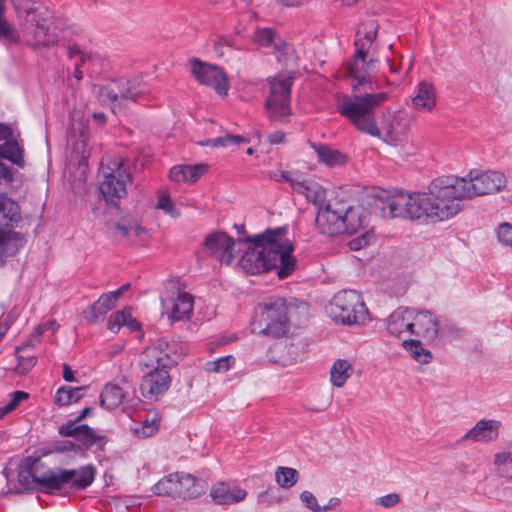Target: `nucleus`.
Instances as JSON below:
<instances>
[{
    "label": "nucleus",
    "instance_id": "obj_56",
    "mask_svg": "<svg viewBox=\"0 0 512 512\" xmlns=\"http://www.w3.org/2000/svg\"><path fill=\"white\" fill-rule=\"evenodd\" d=\"M45 333L44 326L41 324L38 325L33 333L31 334V339L29 342L25 345V347H33L35 345V342H39L42 335Z\"/></svg>",
    "mask_w": 512,
    "mask_h": 512
},
{
    "label": "nucleus",
    "instance_id": "obj_35",
    "mask_svg": "<svg viewBox=\"0 0 512 512\" xmlns=\"http://www.w3.org/2000/svg\"><path fill=\"white\" fill-rule=\"evenodd\" d=\"M84 387H60L55 395V404L58 406H68L74 402H77L84 396Z\"/></svg>",
    "mask_w": 512,
    "mask_h": 512
},
{
    "label": "nucleus",
    "instance_id": "obj_42",
    "mask_svg": "<svg viewBox=\"0 0 512 512\" xmlns=\"http://www.w3.org/2000/svg\"><path fill=\"white\" fill-rule=\"evenodd\" d=\"M27 347L18 348L16 351L18 364L15 368L16 372L19 374L28 373L36 364V357L34 355H23L22 353L25 351Z\"/></svg>",
    "mask_w": 512,
    "mask_h": 512
},
{
    "label": "nucleus",
    "instance_id": "obj_17",
    "mask_svg": "<svg viewBox=\"0 0 512 512\" xmlns=\"http://www.w3.org/2000/svg\"><path fill=\"white\" fill-rule=\"evenodd\" d=\"M210 496L217 505H234L246 498L247 491L236 484L220 481L211 487Z\"/></svg>",
    "mask_w": 512,
    "mask_h": 512
},
{
    "label": "nucleus",
    "instance_id": "obj_54",
    "mask_svg": "<svg viewBox=\"0 0 512 512\" xmlns=\"http://www.w3.org/2000/svg\"><path fill=\"white\" fill-rule=\"evenodd\" d=\"M75 448V444L69 440L54 441L51 444V452L63 453L68 451H74Z\"/></svg>",
    "mask_w": 512,
    "mask_h": 512
},
{
    "label": "nucleus",
    "instance_id": "obj_30",
    "mask_svg": "<svg viewBox=\"0 0 512 512\" xmlns=\"http://www.w3.org/2000/svg\"><path fill=\"white\" fill-rule=\"evenodd\" d=\"M318 160L329 167L341 166L346 163L347 156L339 150L327 145L311 143Z\"/></svg>",
    "mask_w": 512,
    "mask_h": 512
},
{
    "label": "nucleus",
    "instance_id": "obj_5",
    "mask_svg": "<svg viewBox=\"0 0 512 512\" xmlns=\"http://www.w3.org/2000/svg\"><path fill=\"white\" fill-rule=\"evenodd\" d=\"M294 300L271 297L258 304L252 322L253 333L278 338L289 330V321L295 311Z\"/></svg>",
    "mask_w": 512,
    "mask_h": 512
},
{
    "label": "nucleus",
    "instance_id": "obj_53",
    "mask_svg": "<svg viewBox=\"0 0 512 512\" xmlns=\"http://www.w3.org/2000/svg\"><path fill=\"white\" fill-rule=\"evenodd\" d=\"M373 236L369 233H365L360 237L354 238L349 242V247L351 250H360L363 247L367 246L372 240Z\"/></svg>",
    "mask_w": 512,
    "mask_h": 512
},
{
    "label": "nucleus",
    "instance_id": "obj_10",
    "mask_svg": "<svg viewBox=\"0 0 512 512\" xmlns=\"http://www.w3.org/2000/svg\"><path fill=\"white\" fill-rule=\"evenodd\" d=\"M293 78L279 74L269 81V95L265 107L272 120H279L290 114V94Z\"/></svg>",
    "mask_w": 512,
    "mask_h": 512
},
{
    "label": "nucleus",
    "instance_id": "obj_9",
    "mask_svg": "<svg viewBox=\"0 0 512 512\" xmlns=\"http://www.w3.org/2000/svg\"><path fill=\"white\" fill-rule=\"evenodd\" d=\"M202 483L193 475L176 472L165 476L153 486L156 495L195 498L203 492Z\"/></svg>",
    "mask_w": 512,
    "mask_h": 512
},
{
    "label": "nucleus",
    "instance_id": "obj_44",
    "mask_svg": "<svg viewBox=\"0 0 512 512\" xmlns=\"http://www.w3.org/2000/svg\"><path fill=\"white\" fill-rule=\"evenodd\" d=\"M159 425L160 421L156 415L151 418L147 417L141 422L140 427L135 429V434L140 437H150L158 431Z\"/></svg>",
    "mask_w": 512,
    "mask_h": 512
},
{
    "label": "nucleus",
    "instance_id": "obj_40",
    "mask_svg": "<svg viewBox=\"0 0 512 512\" xmlns=\"http://www.w3.org/2000/svg\"><path fill=\"white\" fill-rule=\"evenodd\" d=\"M249 140L239 136V135H230L226 134L224 136H220L214 139H209L205 142H202L201 145L203 146H212V147H227L230 145H237L240 143H248Z\"/></svg>",
    "mask_w": 512,
    "mask_h": 512
},
{
    "label": "nucleus",
    "instance_id": "obj_64",
    "mask_svg": "<svg viewBox=\"0 0 512 512\" xmlns=\"http://www.w3.org/2000/svg\"><path fill=\"white\" fill-rule=\"evenodd\" d=\"M41 325L44 326L45 332L48 330L55 332L59 327L55 320H48L47 322L42 323Z\"/></svg>",
    "mask_w": 512,
    "mask_h": 512
},
{
    "label": "nucleus",
    "instance_id": "obj_27",
    "mask_svg": "<svg viewBox=\"0 0 512 512\" xmlns=\"http://www.w3.org/2000/svg\"><path fill=\"white\" fill-rule=\"evenodd\" d=\"M59 434L65 437H74L85 446H92L97 441L95 432L87 425H77L68 422L60 426Z\"/></svg>",
    "mask_w": 512,
    "mask_h": 512
},
{
    "label": "nucleus",
    "instance_id": "obj_59",
    "mask_svg": "<svg viewBox=\"0 0 512 512\" xmlns=\"http://www.w3.org/2000/svg\"><path fill=\"white\" fill-rule=\"evenodd\" d=\"M125 326L128 327L131 331H138L141 328L140 323L132 317V312H130V317L127 318Z\"/></svg>",
    "mask_w": 512,
    "mask_h": 512
},
{
    "label": "nucleus",
    "instance_id": "obj_60",
    "mask_svg": "<svg viewBox=\"0 0 512 512\" xmlns=\"http://www.w3.org/2000/svg\"><path fill=\"white\" fill-rule=\"evenodd\" d=\"M268 138L271 144H280L284 141L285 135L282 132L277 131L271 133Z\"/></svg>",
    "mask_w": 512,
    "mask_h": 512
},
{
    "label": "nucleus",
    "instance_id": "obj_26",
    "mask_svg": "<svg viewBox=\"0 0 512 512\" xmlns=\"http://www.w3.org/2000/svg\"><path fill=\"white\" fill-rule=\"evenodd\" d=\"M124 386L116 383H107L100 394V404L107 410H113L119 407L125 397V386L128 385L126 379L122 380Z\"/></svg>",
    "mask_w": 512,
    "mask_h": 512
},
{
    "label": "nucleus",
    "instance_id": "obj_21",
    "mask_svg": "<svg viewBox=\"0 0 512 512\" xmlns=\"http://www.w3.org/2000/svg\"><path fill=\"white\" fill-rule=\"evenodd\" d=\"M501 422L495 419H481L462 437V441L489 443L499 437Z\"/></svg>",
    "mask_w": 512,
    "mask_h": 512
},
{
    "label": "nucleus",
    "instance_id": "obj_15",
    "mask_svg": "<svg viewBox=\"0 0 512 512\" xmlns=\"http://www.w3.org/2000/svg\"><path fill=\"white\" fill-rule=\"evenodd\" d=\"M131 177L123 164H119L116 170L108 173L100 184V192L107 203H115L126 196L127 184Z\"/></svg>",
    "mask_w": 512,
    "mask_h": 512
},
{
    "label": "nucleus",
    "instance_id": "obj_1",
    "mask_svg": "<svg viewBox=\"0 0 512 512\" xmlns=\"http://www.w3.org/2000/svg\"><path fill=\"white\" fill-rule=\"evenodd\" d=\"M506 185L503 172L474 169L464 177L439 176L430 182L427 192L382 191L375 196V205L385 218L437 223L457 215L465 199L499 193Z\"/></svg>",
    "mask_w": 512,
    "mask_h": 512
},
{
    "label": "nucleus",
    "instance_id": "obj_7",
    "mask_svg": "<svg viewBox=\"0 0 512 512\" xmlns=\"http://www.w3.org/2000/svg\"><path fill=\"white\" fill-rule=\"evenodd\" d=\"M96 475V469L88 464L77 469L49 470L42 475H32L33 483L40 486L41 490L53 493L65 488L83 490L89 487Z\"/></svg>",
    "mask_w": 512,
    "mask_h": 512
},
{
    "label": "nucleus",
    "instance_id": "obj_29",
    "mask_svg": "<svg viewBox=\"0 0 512 512\" xmlns=\"http://www.w3.org/2000/svg\"><path fill=\"white\" fill-rule=\"evenodd\" d=\"M194 298L187 292H182L173 300L169 318L172 321H182L190 319L193 313Z\"/></svg>",
    "mask_w": 512,
    "mask_h": 512
},
{
    "label": "nucleus",
    "instance_id": "obj_23",
    "mask_svg": "<svg viewBox=\"0 0 512 512\" xmlns=\"http://www.w3.org/2000/svg\"><path fill=\"white\" fill-rule=\"evenodd\" d=\"M293 191L302 194L307 201L317 207H323L326 203V190L318 183L310 180L301 179L293 183Z\"/></svg>",
    "mask_w": 512,
    "mask_h": 512
},
{
    "label": "nucleus",
    "instance_id": "obj_47",
    "mask_svg": "<svg viewBox=\"0 0 512 512\" xmlns=\"http://www.w3.org/2000/svg\"><path fill=\"white\" fill-rule=\"evenodd\" d=\"M299 498L304 507L311 512H321V505H319L317 498L312 492L305 490L300 494Z\"/></svg>",
    "mask_w": 512,
    "mask_h": 512
},
{
    "label": "nucleus",
    "instance_id": "obj_25",
    "mask_svg": "<svg viewBox=\"0 0 512 512\" xmlns=\"http://www.w3.org/2000/svg\"><path fill=\"white\" fill-rule=\"evenodd\" d=\"M117 88L119 90L123 106H125L128 101L137 102L144 100L149 94L148 86L136 79L120 81Z\"/></svg>",
    "mask_w": 512,
    "mask_h": 512
},
{
    "label": "nucleus",
    "instance_id": "obj_14",
    "mask_svg": "<svg viewBox=\"0 0 512 512\" xmlns=\"http://www.w3.org/2000/svg\"><path fill=\"white\" fill-rule=\"evenodd\" d=\"M203 244L206 253L221 264L229 265L235 257L236 241L225 232L218 231L208 234Z\"/></svg>",
    "mask_w": 512,
    "mask_h": 512
},
{
    "label": "nucleus",
    "instance_id": "obj_55",
    "mask_svg": "<svg viewBox=\"0 0 512 512\" xmlns=\"http://www.w3.org/2000/svg\"><path fill=\"white\" fill-rule=\"evenodd\" d=\"M224 46H227V47H233L234 46V39L233 37L231 36H227V35H223V36H219L215 43H214V48L217 52H220L222 54V48Z\"/></svg>",
    "mask_w": 512,
    "mask_h": 512
},
{
    "label": "nucleus",
    "instance_id": "obj_34",
    "mask_svg": "<svg viewBox=\"0 0 512 512\" xmlns=\"http://www.w3.org/2000/svg\"><path fill=\"white\" fill-rule=\"evenodd\" d=\"M67 55L70 59H75V72L74 77L77 80H81L83 78L82 68L89 69V64L93 61L92 57L80 50L79 47L75 45H69L66 48Z\"/></svg>",
    "mask_w": 512,
    "mask_h": 512
},
{
    "label": "nucleus",
    "instance_id": "obj_22",
    "mask_svg": "<svg viewBox=\"0 0 512 512\" xmlns=\"http://www.w3.org/2000/svg\"><path fill=\"white\" fill-rule=\"evenodd\" d=\"M23 148L16 141H6L0 145V179L11 178V170L3 160L19 167L24 166Z\"/></svg>",
    "mask_w": 512,
    "mask_h": 512
},
{
    "label": "nucleus",
    "instance_id": "obj_61",
    "mask_svg": "<svg viewBox=\"0 0 512 512\" xmlns=\"http://www.w3.org/2000/svg\"><path fill=\"white\" fill-rule=\"evenodd\" d=\"M63 379L67 382H73L75 380L74 372L68 364H63Z\"/></svg>",
    "mask_w": 512,
    "mask_h": 512
},
{
    "label": "nucleus",
    "instance_id": "obj_28",
    "mask_svg": "<svg viewBox=\"0 0 512 512\" xmlns=\"http://www.w3.org/2000/svg\"><path fill=\"white\" fill-rule=\"evenodd\" d=\"M116 303L110 293H104L84 311V317L91 323H97L116 306Z\"/></svg>",
    "mask_w": 512,
    "mask_h": 512
},
{
    "label": "nucleus",
    "instance_id": "obj_24",
    "mask_svg": "<svg viewBox=\"0 0 512 512\" xmlns=\"http://www.w3.org/2000/svg\"><path fill=\"white\" fill-rule=\"evenodd\" d=\"M412 106L419 112H430L436 106V91L432 84L422 81L418 84Z\"/></svg>",
    "mask_w": 512,
    "mask_h": 512
},
{
    "label": "nucleus",
    "instance_id": "obj_11",
    "mask_svg": "<svg viewBox=\"0 0 512 512\" xmlns=\"http://www.w3.org/2000/svg\"><path fill=\"white\" fill-rule=\"evenodd\" d=\"M367 54L364 52L363 45H358L353 58L337 71L336 77L350 81L354 90L369 82L377 70L378 60L374 58L367 60Z\"/></svg>",
    "mask_w": 512,
    "mask_h": 512
},
{
    "label": "nucleus",
    "instance_id": "obj_38",
    "mask_svg": "<svg viewBox=\"0 0 512 512\" xmlns=\"http://www.w3.org/2000/svg\"><path fill=\"white\" fill-rule=\"evenodd\" d=\"M299 473L291 467H278L275 471L276 483L284 489L292 488L298 481Z\"/></svg>",
    "mask_w": 512,
    "mask_h": 512
},
{
    "label": "nucleus",
    "instance_id": "obj_12",
    "mask_svg": "<svg viewBox=\"0 0 512 512\" xmlns=\"http://www.w3.org/2000/svg\"><path fill=\"white\" fill-rule=\"evenodd\" d=\"M177 348V343L169 342L165 338H158L143 350L140 365L145 368L169 370L180 360L181 355Z\"/></svg>",
    "mask_w": 512,
    "mask_h": 512
},
{
    "label": "nucleus",
    "instance_id": "obj_41",
    "mask_svg": "<svg viewBox=\"0 0 512 512\" xmlns=\"http://www.w3.org/2000/svg\"><path fill=\"white\" fill-rule=\"evenodd\" d=\"M130 312H132L131 307H125L121 311H117L112 313L107 322V328L113 333H117L121 327L125 326V322L128 317H130Z\"/></svg>",
    "mask_w": 512,
    "mask_h": 512
},
{
    "label": "nucleus",
    "instance_id": "obj_13",
    "mask_svg": "<svg viewBox=\"0 0 512 512\" xmlns=\"http://www.w3.org/2000/svg\"><path fill=\"white\" fill-rule=\"evenodd\" d=\"M191 70L201 84L212 87L220 96L227 95L229 82L227 75L220 67L193 59Z\"/></svg>",
    "mask_w": 512,
    "mask_h": 512
},
{
    "label": "nucleus",
    "instance_id": "obj_16",
    "mask_svg": "<svg viewBox=\"0 0 512 512\" xmlns=\"http://www.w3.org/2000/svg\"><path fill=\"white\" fill-rule=\"evenodd\" d=\"M144 374L140 391L144 398L148 400H157L169 388L171 378L167 369L147 368Z\"/></svg>",
    "mask_w": 512,
    "mask_h": 512
},
{
    "label": "nucleus",
    "instance_id": "obj_48",
    "mask_svg": "<svg viewBox=\"0 0 512 512\" xmlns=\"http://www.w3.org/2000/svg\"><path fill=\"white\" fill-rule=\"evenodd\" d=\"M157 207L172 217H177L179 215L175 205L168 194L161 193L159 195V200L157 203Z\"/></svg>",
    "mask_w": 512,
    "mask_h": 512
},
{
    "label": "nucleus",
    "instance_id": "obj_18",
    "mask_svg": "<svg viewBox=\"0 0 512 512\" xmlns=\"http://www.w3.org/2000/svg\"><path fill=\"white\" fill-rule=\"evenodd\" d=\"M413 310L398 308L386 319V330L389 335L402 339L412 335Z\"/></svg>",
    "mask_w": 512,
    "mask_h": 512
},
{
    "label": "nucleus",
    "instance_id": "obj_43",
    "mask_svg": "<svg viewBox=\"0 0 512 512\" xmlns=\"http://www.w3.org/2000/svg\"><path fill=\"white\" fill-rule=\"evenodd\" d=\"M28 398H29V394L24 391H15V392L11 393L10 400L5 405L0 407V419L3 418L8 413L17 409L19 404Z\"/></svg>",
    "mask_w": 512,
    "mask_h": 512
},
{
    "label": "nucleus",
    "instance_id": "obj_50",
    "mask_svg": "<svg viewBox=\"0 0 512 512\" xmlns=\"http://www.w3.org/2000/svg\"><path fill=\"white\" fill-rule=\"evenodd\" d=\"M498 239L501 243L512 246V225L503 223L498 228Z\"/></svg>",
    "mask_w": 512,
    "mask_h": 512
},
{
    "label": "nucleus",
    "instance_id": "obj_37",
    "mask_svg": "<svg viewBox=\"0 0 512 512\" xmlns=\"http://www.w3.org/2000/svg\"><path fill=\"white\" fill-rule=\"evenodd\" d=\"M18 205L12 199L0 195V230L16 219Z\"/></svg>",
    "mask_w": 512,
    "mask_h": 512
},
{
    "label": "nucleus",
    "instance_id": "obj_39",
    "mask_svg": "<svg viewBox=\"0 0 512 512\" xmlns=\"http://www.w3.org/2000/svg\"><path fill=\"white\" fill-rule=\"evenodd\" d=\"M138 228L137 222H122L114 226V235L133 244Z\"/></svg>",
    "mask_w": 512,
    "mask_h": 512
},
{
    "label": "nucleus",
    "instance_id": "obj_49",
    "mask_svg": "<svg viewBox=\"0 0 512 512\" xmlns=\"http://www.w3.org/2000/svg\"><path fill=\"white\" fill-rule=\"evenodd\" d=\"M269 178L276 182H288L293 189V183L299 182L300 176H293L289 171H271L269 172Z\"/></svg>",
    "mask_w": 512,
    "mask_h": 512
},
{
    "label": "nucleus",
    "instance_id": "obj_58",
    "mask_svg": "<svg viewBox=\"0 0 512 512\" xmlns=\"http://www.w3.org/2000/svg\"><path fill=\"white\" fill-rule=\"evenodd\" d=\"M340 502H341L340 498H338V497H331L328 500L327 504L321 506V508H320L321 512H328L330 510L335 509L337 506H339Z\"/></svg>",
    "mask_w": 512,
    "mask_h": 512
},
{
    "label": "nucleus",
    "instance_id": "obj_32",
    "mask_svg": "<svg viewBox=\"0 0 512 512\" xmlns=\"http://www.w3.org/2000/svg\"><path fill=\"white\" fill-rule=\"evenodd\" d=\"M353 373V367L349 361L338 359L330 370V381L335 387H343Z\"/></svg>",
    "mask_w": 512,
    "mask_h": 512
},
{
    "label": "nucleus",
    "instance_id": "obj_62",
    "mask_svg": "<svg viewBox=\"0 0 512 512\" xmlns=\"http://www.w3.org/2000/svg\"><path fill=\"white\" fill-rule=\"evenodd\" d=\"M270 493L269 491H264V492H261L258 497H257V501L259 504L261 505H265V506H270L271 505V501H270Z\"/></svg>",
    "mask_w": 512,
    "mask_h": 512
},
{
    "label": "nucleus",
    "instance_id": "obj_3",
    "mask_svg": "<svg viewBox=\"0 0 512 512\" xmlns=\"http://www.w3.org/2000/svg\"><path fill=\"white\" fill-rule=\"evenodd\" d=\"M285 228L267 229L249 238L248 247L239 260V266L248 274H258L277 269L279 278L284 279L295 270L296 261L292 256V242L285 238Z\"/></svg>",
    "mask_w": 512,
    "mask_h": 512
},
{
    "label": "nucleus",
    "instance_id": "obj_4",
    "mask_svg": "<svg viewBox=\"0 0 512 512\" xmlns=\"http://www.w3.org/2000/svg\"><path fill=\"white\" fill-rule=\"evenodd\" d=\"M14 8L19 29L5 18H0V41H22L34 48L49 47L58 42L59 35L47 7L32 0H14Z\"/></svg>",
    "mask_w": 512,
    "mask_h": 512
},
{
    "label": "nucleus",
    "instance_id": "obj_51",
    "mask_svg": "<svg viewBox=\"0 0 512 512\" xmlns=\"http://www.w3.org/2000/svg\"><path fill=\"white\" fill-rule=\"evenodd\" d=\"M400 502V495L398 493H390L381 497H378L375 500L377 505H380L384 508H391L396 506Z\"/></svg>",
    "mask_w": 512,
    "mask_h": 512
},
{
    "label": "nucleus",
    "instance_id": "obj_46",
    "mask_svg": "<svg viewBox=\"0 0 512 512\" xmlns=\"http://www.w3.org/2000/svg\"><path fill=\"white\" fill-rule=\"evenodd\" d=\"M185 170L187 176V183H192L197 181L201 176H203L208 171V165H185Z\"/></svg>",
    "mask_w": 512,
    "mask_h": 512
},
{
    "label": "nucleus",
    "instance_id": "obj_19",
    "mask_svg": "<svg viewBox=\"0 0 512 512\" xmlns=\"http://www.w3.org/2000/svg\"><path fill=\"white\" fill-rule=\"evenodd\" d=\"M253 41L262 47L273 46L276 53H278V60L280 62H287L290 60L294 53L293 48L281 39L275 38V33L272 28H258L253 34Z\"/></svg>",
    "mask_w": 512,
    "mask_h": 512
},
{
    "label": "nucleus",
    "instance_id": "obj_2",
    "mask_svg": "<svg viewBox=\"0 0 512 512\" xmlns=\"http://www.w3.org/2000/svg\"><path fill=\"white\" fill-rule=\"evenodd\" d=\"M387 99V93L336 96V109L358 131L379 138L390 145L401 142L410 129L411 118L405 111H396L384 117L377 125L375 111Z\"/></svg>",
    "mask_w": 512,
    "mask_h": 512
},
{
    "label": "nucleus",
    "instance_id": "obj_45",
    "mask_svg": "<svg viewBox=\"0 0 512 512\" xmlns=\"http://www.w3.org/2000/svg\"><path fill=\"white\" fill-rule=\"evenodd\" d=\"M235 359L232 356L221 357L215 361L206 364V369L210 372L224 373L234 364Z\"/></svg>",
    "mask_w": 512,
    "mask_h": 512
},
{
    "label": "nucleus",
    "instance_id": "obj_33",
    "mask_svg": "<svg viewBox=\"0 0 512 512\" xmlns=\"http://www.w3.org/2000/svg\"><path fill=\"white\" fill-rule=\"evenodd\" d=\"M117 86L118 83H112L109 85L102 86L99 89L100 101L104 104L110 105L113 113L121 111L123 107Z\"/></svg>",
    "mask_w": 512,
    "mask_h": 512
},
{
    "label": "nucleus",
    "instance_id": "obj_8",
    "mask_svg": "<svg viewBox=\"0 0 512 512\" xmlns=\"http://www.w3.org/2000/svg\"><path fill=\"white\" fill-rule=\"evenodd\" d=\"M328 316L338 324L359 326L369 319V311L362 296L355 290L337 292L326 306Z\"/></svg>",
    "mask_w": 512,
    "mask_h": 512
},
{
    "label": "nucleus",
    "instance_id": "obj_20",
    "mask_svg": "<svg viewBox=\"0 0 512 512\" xmlns=\"http://www.w3.org/2000/svg\"><path fill=\"white\" fill-rule=\"evenodd\" d=\"M412 335H415L427 342H432L438 335V322L435 316L429 311L415 312L413 310Z\"/></svg>",
    "mask_w": 512,
    "mask_h": 512
},
{
    "label": "nucleus",
    "instance_id": "obj_36",
    "mask_svg": "<svg viewBox=\"0 0 512 512\" xmlns=\"http://www.w3.org/2000/svg\"><path fill=\"white\" fill-rule=\"evenodd\" d=\"M402 346L415 361L421 364H427L432 359L431 352L425 349L419 340H404Z\"/></svg>",
    "mask_w": 512,
    "mask_h": 512
},
{
    "label": "nucleus",
    "instance_id": "obj_63",
    "mask_svg": "<svg viewBox=\"0 0 512 512\" xmlns=\"http://www.w3.org/2000/svg\"><path fill=\"white\" fill-rule=\"evenodd\" d=\"M129 284H124L121 287H119L117 290L109 292L113 298L116 300V302L119 300V298L129 289Z\"/></svg>",
    "mask_w": 512,
    "mask_h": 512
},
{
    "label": "nucleus",
    "instance_id": "obj_31",
    "mask_svg": "<svg viewBox=\"0 0 512 512\" xmlns=\"http://www.w3.org/2000/svg\"><path fill=\"white\" fill-rule=\"evenodd\" d=\"M378 25L374 20H368L360 24L355 39V47L358 50V44L363 45L364 52L369 51L373 41L377 36Z\"/></svg>",
    "mask_w": 512,
    "mask_h": 512
},
{
    "label": "nucleus",
    "instance_id": "obj_57",
    "mask_svg": "<svg viewBox=\"0 0 512 512\" xmlns=\"http://www.w3.org/2000/svg\"><path fill=\"white\" fill-rule=\"evenodd\" d=\"M150 239L149 232L139 225L138 233L135 236L133 244H146Z\"/></svg>",
    "mask_w": 512,
    "mask_h": 512
},
{
    "label": "nucleus",
    "instance_id": "obj_6",
    "mask_svg": "<svg viewBox=\"0 0 512 512\" xmlns=\"http://www.w3.org/2000/svg\"><path fill=\"white\" fill-rule=\"evenodd\" d=\"M364 225V209L360 206H345L327 203L317 210L316 227L327 236L357 233Z\"/></svg>",
    "mask_w": 512,
    "mask_h": 512
},
{
    "label": "nucleus",
    "instance_id": "obj_52",
    "mask_svg": "<svg viewBox=\"0 0 512 512\" xmlns=\"http://www.w3.org/2000/svg\"><path fill=\"white\" fill-rule=\"evenodd\" d=\"M169 178L173 182H187L185 165H177L170 169Z\"/></svg>",
    "mask_w": 512,
    "mask_h": 512
}]
</instances>
